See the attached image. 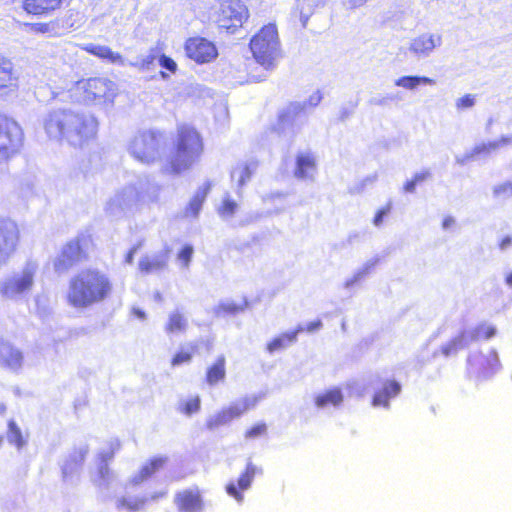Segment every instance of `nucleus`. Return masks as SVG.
<instances>
[{"label":"nucleus","mask_w":512,"mask_h":512,"mask_svg":"<svg viewBox=\"0 0 512 512\" xmlns=\"http://www.w3.org/2000/svg\"><path fill=\"white\" fill-rule=\"evenodd\" d=\"M205 151V142L200 131L193 125L181 123L176 128L172 148L165 157L162 172L180 175L200 161Z\"/></svg>","instance_id":"1"},{"label":"nucleus","mask_w":512,"mask_h":512,"mask_svg":"<svg viewBox=\"0 0 512 512\" xmlns=\"http://www.w3.org/2000/svg\"><path fill=\"white\" fill-rule=\"evenodd\" d=\"M112 289V282L105 272L87 267L70 278L66 301L74 308H87L105 301Z\"/></svg>","instance_id":"2"},{"label":"nucleus","mask_w":512,"mask_h":512,"mask_svg":"<svg viewBox=\"0 0 512 512\" xmlns=\"http://www.w3.org/2000/svg\"><path fill=\"white\" fill-rule=\"evenodd\" d=\"M96 126L93 118L67 110L51 112L44 122L45 131L50 138L62 139L74 135L80 143L95 136Z\"/></svg>","instance_id":"3"},{"label":"nucleus","mask_w":512,"mask_h":512,"mask_svg":"<svg viewBox=\"0 0 512 512\" xmlns=\"http://www.w3.org/2000/svg\"><path fill=\"white\" fill-rule=\"evenodd\" d=\"M95 247L94 236L82 232L68 240L53 261L57 273H65L80 262L88 259V251Z\"/></svg>","instance_id":"4"},{"label":"nucleus","mask_w":512,"mask_h":512,"mask_svg":"<svg viewBox=\"0 0 512 512\" xmlns=\"http://www.w3.org/2000/svg\"><path fill=\"white\" fill-rule=\"evenodd\" d=\"M249 45L256 62L266 69L272 68L280 55L276 26L274 24L264 25L252 37Z\"/></svg>","instance_id":"5"},{"label":"nucleus","mask_w":512,"mask_h":512,"mask_svg":"<svg viewBox=\"0 0 512 512\" xmlns=\"http://www.w3.org/2000/svg\"><path fill=\"white\" fill-rule=\"evenodd\" d=\"M24 131L12 117L0 114V161L7 162L17 156L24 146Z\"/></svg>","instance_id":"6"},{"label":"nucleus","mask_w":512,"mask_h":512,"mask_svg":"<svg viewBox=\"0 0 512 512\" xmlns=\"http://www.w3.org/2000/svg\"><path fill=\"white\" fill-rule=\"evenodd\" d=\"M78 88L82 90V99L87 104H111L116 96V85L107 78L93 77L79 81Z\"/></svg>","instance_id":"7"},{"label":"nucleus","mask_w":512,"mask_h":512,"mask_svg":"<svg viewBox=\"0 0 512 512\" xmlns=\"http://www.w3.org/2000/svg\"><path fill=\"white\" fill-rule=\"evenodd\" d=\"M164 135L158 130H146L137 134L130 144L132 156L142 163L156 160L162 146Z\"/></svg>","instance_id":"8"},{"label":"nucleus","mask_w":512,"mask_h":512,"mask_svg":"<svg viewBox=\"0 0 512 512\" xmlns=\"http://www.w3.org/2000/svg\"><path fill=\"white\" fill-rule=\"evenodd\" d=\"M248 17V7L242 0H220L215 13V22L219 28L234 32L243 25Z\"/></svg>","instance_id":"9"},{"label":"nucleus","mask_w":512,"mask_h":512,"mask_svg":"<svg viewBox=\"0 0 512 512\" xmlns=\"http://www.w3.org/2000/svg\"><path fill=\"white\" fill-rule=\"evenodd\" d=\"M259 400L260 397L257 395L243 397L239 401L232 403L228 407L219 410L214 415L207 418L205 427L210 431L217 430L218 428L229 424L232 420L241 417L246 412L254 409Z\"/></svg>","instance_id":"10"},{"label":"nucleus","mask_w":512,"mask_h":512,"mask_svg":"<svg viewBox=\"0 0 512 512\" xmlns=\"http://www.w3.org/2000/svg\"><path fill=\"white\" fill-rule=\"evenodd\" d=\"M20 241V229L16 222L0 218V266L15 253Z\"/></svg>","instance_id":"11"},{"label":"nucleus","mask_w":512,"mask_h":512,"mask_svg":"<svg viewBox=\"0 0 512 512\" xmlns=\"http://www.w3.org/2000/svg\"><path fill=\"white\" fill-rule=\"evenodd\" d=\"M184 50L186 56L198 64L211 62L218 55L215 44L200 36L188 38Z\"/></svg>","instance_id":"12"},{"label":"nucleus","mask_w":512,"mask_h":512,"mask_svg":"<svg viewBox=\"0 0 512 512\" xmlns=\"http://www.w3.org/2000/svg\"><path fill=\"white\" fill-rule=\"evenodd\" d=\"M467 363L477 377L483 380L490 378L500 369V361L495 351L469 355Z\"/></svg>","instance_id":"13"},{"label":"nucleus","mask_w":512,"mask_h":512,"mask_svg":"<svg viewBox=\"0 0 512 512\" xmlns=\"http://www.w3.org/2000/svg\"><path fill=\"white\" fill-rule=\"evenodd\" d=\"M261 472L251 461L246 463L244 470L237 478V482H229L226 487V493L238 502L243 501V492L251 487L254 477Z\"/></svg>","instance_id":"14"},{"label":"nucleus","mask_w":512,"mask_h":512,"mask_svg":"<svg viewBox=\"0 0 512 512\" xmlns=\"http://www.w3.org/2000/svg\"><path fill=\"white\" fill-rule=\"evenodd\" d=\"M67 0H21V9L29 16L49 17L60 10Z\"/></svg>","instance_id":"15"},{"label":"nucleus","mask_w":512,"mask_h":512,"mask_svg":"<svg viewBox=\"0 0 512 512\" xmlns=\"http://www.w3.org/2000/svg\"><path fill=\"white\" fill-rule=\"evenodd\" d=\"M171 248L165 247L155 255H145L138 262V270L142 275L160 273L169 266Z\"/></svg>","instance_id":"16"},{"label":"nucleus","mask_w":512,"mask_h":512,"mask_svg":"<svg viewBox=\"0 0 512 512\" xmlns=\"http://www.w3.org/2000/svg\"><path fill=\"white\" fill-rule=\"evenodd\" d=\"M174 502L179 512H201L204 508L202 494L197 487L177 492Z\"/></svg>","instance_id":"17"},{"label":"nucleus","mask_w":512,"mask_h":512,"mask_svg":"<svg viewBox=\"0 0 512 512\" xmlns=\"http://www.w3.org/2000/svg\"><path fill=\"white\" fill-rule=\"evenodd\" d=\"M18 90V78L10 60L0 56V97L9 96Z\"/></svg>","instance_id":"18"},{"label":"nucleus","mask_w":512,"mask_h":512,"mask_svg":"<svg viewBox=\"0 0 512 512\" xmlns=\"http://www.w3.org/2000/svg\"><path fill=\"white\" fill-rule=\"evenodd\" d=\"M33 285V272L25 270L21 276L6 280L1 286V294L12 297L29 290Z\"/></svg>","instance_id":"19"},{"label":"nucleus","mask_w":512,"mask_h":512,"mask_svg":"<svg viewBox=\"0 0 512 512\" xmlns=\"http://www.w3.org/2000/svg\"><path fill=\"white\" fill-rule=\"evenodd\" d=\"M512 142V138L509 136H502L497 140L489 141L486 143H480L474 146L468 153L465 154L464 158L468 161L485 158L497 151L499 148L506 146Z\"/></svg>","instance_id":"20"},{"label":"nucleus","mask_w":512,"mask_h":512,"mask_svg":"<svg viewBox=\"0 0 512 512\" xmlns=\"http://www.w3.org/2000/svg\"><path fill=\"white\" fill-rule=\"evenodd\" d=\"M168 461L166 456H155L148 459L138 470L137 474L131 479V483L138 485L164 468Z\"/></svg>","instance_id":"21"},{"label":"nucleus","mask_w":512,"mask_h":512,"mask_svg":"<svg viewBox=\"0 0 512 512\" xmlns=\"http://www.w3.org/2000/svg\"><path fill=\"white\" fill-rule=\"evenodd\" d=\"M22 352L9 343L0 344V366L10 370H18L23 364Z\"/></svg>","instance_id":"22"},{"label":"nucleus","mask_w":512,"mask_h":512,"mask_svg":"<svg viewBox=\"0 0 512 512\" xmlns=\"http://www.w3.org/2000/svg\"><path fill=\"white\" fill-rule=\"evenodd\" d=\"M317 168V160L311 152H300L295 158L294 176L298 179L310 178Z\"/></svg>","instance_id":"23"},{"label":"nucleus","mask_w":512,"mask_h":512,"mask_svg":"<svg viewBox=\"0 0 512 512\" xmlns=\"http://www.w3.org/2000/svg\"><path fill=\"white\" fill-rule=\"evenodd\" d=\"M440 43L441 37L439 35L424 33L411 41L409 49L416 55H427Z\"/></svg>","instance_id":"24"},{"label":"nucleus","mask_w":512,"mask_h":512,"mask_svg":"<svg viewBox=\"0 0 512 512\" xmlns=\"http://www.w3.org/2000/svg\"><path fill=\"white\" fill-rule=\"evenodd\" d=\"M401 391L400 384L395 380H388L383 387L378 389L372 398V405L375 407H388L391 398L396 397Z\"/></svg>","instance_id":"25"},{"label":"nucleus","mask_w":512,"mask_h":512,"mask_svg":"<svg viewBox=\"0 0 512 512\" xmlns=\"http://www.w3.org/2000/svg\"><path fill=\"white\" fill-rule=\"evenodd\" d=\"M188 327L189 321L186 314L183 311L176 309L169 313L164 324V331L168 335H176L185 333Z\"/></svg>","instance_id":"26"},{"label":"nucleus","mask_w":512,"mask_h":512,"mask_svg":"<svg viewBox=\"0 0 512 512\" xmlns=\"http://www.w3.org/2000/svg\"><path fill=\"white\" fill-rule=\"evenodd\" d=\"M82 50L86 53L93 55L101 60L108 61L112 64H123L124 59L123 56L118 53L114 52L109 48L108 46L103 45H96V44H86L82 47Z\"/></svg>","instance_id":"27"},{"label":"nucleus","mask_w":512,"mask_h":512,"mask_svg":"<svg viewBox=\"0 0 512 512\" xmlns=\"http://www.w3.org/2000/svg\"><path fill=\"white\" fill-rule=\"evenodd\" d=\"M226 378V357L219 355L215 361L207 367L205 381L210 386L223 382Z\"/></svg>","instance_id":"28"},{"label":"nucleus","mask_w":512,"mask_h":512,"mask_svg":"<svg viewBox=\"0 0 512 512\" xmlns=\"http://www.w3.org/2000/svg\"><path fill=\"white\" fill-rule=\"evenodd\" d=\"M344 400L343 393L340 388L334 387L315 396L314 404L317 408H325L327 406L337 407Z\"/></svg>","instance_id":"29"},{"label":"nucleus","mask_w":512,"mask_h":512,"mask_svg":"<svg viewBox=\"0 0 512 512\" xmlns=\"http://www.w3.org/2000/svg\"><path fill=\"white\" fill-rule=\"evenodd\" d=\"M211 189L210 183H205L202 187H200L193 197L190 199L189 203L186 206L185 213L191 217H197L203 203L206 200L207 195L209 194Z\"/></svg>","instance_id":"30"},{"label":"nucleus","mask_w":512,"mask_h":512,"mask_svg":"<svg viewBox=\"0 0 512 512\" xmlns=\"http://www.w3.org/2000/svg\"><path fill=\"white\" fill-rule=\"evenodd\" d=\"M198 352V345L196 343H188L180 347V349L171 357L170 364L172 367H177L182 364L190 363Z\"/></svg>","instance_id":"31"},{"label":"nucleus","mask_w":512,"mask_h":512,"mask_svg":"<svg viewBox=\"0 0 512 512\" xmlns=\"http://www.w3.org/2000/svg\"><path fill=\"white\" fill-rule=\"evenodd\" d=\"M469 345L467 332L463 331L459 333L457 336L453 337L446 344L441 346L440 352L445 357H449L457 354L459 351L463 350Z\"/></svg>","instance_id":"32"},{"label":"nucleus","mask_w":512,"mask_h":512,"mask_svg":"<svg viewBox=\"0 0 512 512\" xmlns=\"http://www.w3.org/2000/svg\"><path fill=\"white\" fill-rule=\"evenodd\" d=\"M301 329H296L293 331H289L286 333H282L279 336L273 338L270 342L267 343L266 349L269 353H274L276 351L282 350L294 343L297 339L298 332Z\"/></svg>","instance_id":"33"},{"label":"nucleus","mask_w":512,"mask_h":512,"mask_svg":"<svg viewBox=\"0 0 512 512\" xmlns=\"http://www.w3.org/2000/svg\"><path fill=\"white\" fill-rule=\"evenodd\" d=\"M497 333L496 328L493 325L487 323H480L474 327L470 332H467L468 342L489 340L493 338Z\"/></svg>","instance_id":"34"},{"label":"nucleus","mask_w":512,"mask_h":512,"mask_svg":"<svg viewBox=\"0 0 512 512\" xmlns=\"http://www.w3.org/2000/svg\"><path fill=\"white\" fill-rule=\"evenodd\" d=\"M434 83L433 79L426 76H402L396 80L395 85L412 90L420 84L433 85Z\"/></svg>","instance_id":"35"},{"label":"nucleus","mask_w":512,"mask_h":512,"mask_svg":"<svg viewBox=\"0 0 512 512\" xmlns=\"http://www.w3.org/2000/svg\"><path fill=\"white\" fill-rule=\"evenodd\" d=\"M303 111V106L300 104H290L286 109L282 110L278 114V125L280 128H284L287 124L292 121Z\"/></svg>","instance_id":"36"},{"label":"nucleus","mask_w":512,"mask_h":512,"mask_svg":"<svg viewBox=\"0 0 512 512\" xmlns=\"http://www.w3.org/2000/svg\"><path fill=\"white\" fill-rule=\"evenodd\" d=\"M147 503L146 497L128 498L121 497L117 501V508L128 510L130 512H136L142 509Z\"/></svg>","instance_id":"37"},{"label":"nucleus","mask_w":512,"mask_h":512,"mask_svg":"<svg viewBox=\"0 0 512 512\" xmlns=\"http://www.w3.org/2000/svg\"><path fill=\"white\" fill-rule=\"evenodd\" d=\"M7 436L9 442L13 444L17 449H22L26 445V440L22 435L21 429L13 420L8 422Z\"/></svg>","instance_id":"38"},{"label":"nucleus","mask_w":512,"mask_h":512,"mask_svg":"<svg viewBox=\"0 0 512 512\" xmlns=\"http://www.w3.org/2000/svg\"><path fill=\"white\" fill-rule=\"evenodd\" d=\"M201 408V399L199 396L188 398L178 405V411L184 415L190 416L197 413Z\"/></svg>","instance_id":"39"},{"label":"nucleus","mask_w":512,"mask_h":512,"mask_svg":"<svg viewBox=\"0 0 512 512\" xmlns=\"http://www.w3.org/2000/svg\"><path fill=\"white\" fill-rule=\"evenodd\" d=\"M55 26V21L35 22L26 24L28 31L35 35L51 34L55 30Z\"/></svg>","instance_id":"40"},{"label":"nucleus","mask_w":512,"mask_h":512,"mask_svg":"<svg viewBox=\"0 0 512 512\" xmlns=\"http://www.w3.org/2000/svg\"><path fill=\"white\" fill-rule=\"evenodd\" d=\"M267 429V424L265 422H258L244 432V438L246 440L261 438L266 435Z\"/></svg>","instance_id":"41"},{"label":"nucleus","mask_w":512,"mask_h":512,"mask_svg":"<svg viewBox=\"0 0 512 512\" xmlns=\"http://www.w3.org/2000/svg\"><path fill=\"white\" fill-rule=\"evenodd\" d=\"M238 204L231 198H224L217 212L221 217H229L236 213Z\"/></svg>","instance_id":"42"},{"label":"nucleus","mask_w":512,"mask_h":512,"mask_svg":"<svg viewBox=\"0 0 512 512\" xmlns=\"http://www.w3.org/2000/svg\"><path fill=\"white\" fill-rule=\"evenodd\" d=\"M194 249L191 245H184L177 253V259L184 268H188L192 260Z\"/></svg>","instance_id":"43"},{"label":"nucleus","mask_w":512,"mask_h":512,"mask_svg":"<svg viewBox=\"0 0 512 512\" xmlns=\"http://www.w3.org/2000/svg\"><path fill=\"white\" fill-rule=\"evenodd\" d=\"M145 241L139 240L137 241L126 253L125 262L128 264H132L134 261V256L144 248Z\"/></svg>","instance_id":"44"},{"label":"nucleus","mask_w":512,"mask_h":512,"mask_svg":"<svg viewBox=\"0 0 512 512\" xmlns=\"http://www.w3.org/2000/svg\"><path fill=\"white\" fill-rule=\"evenodd\" d=\"M391 210H392V203L391 202L386 203L385 206L380 208L376 212V214H375V216L373 218L374 225H376V226L381 225L382 222H383L384 217L387 216L391 212Z\"/></svg>","instance_id":"45"},{"label":"nucleus","mask_w":512,"mask_h":512,"mask_svg":"<svg viewBox=\"0 0 512 512\" xmlns=\"http://www.w3.org/2000/svg\"><path fill=\"white\" fill-rule=\"evenodd\" d=\"M493 193L497 197L512 196V183L506 182L494 187Z\"/></svg>","instance_id":"46"},{"label":"nucleus","mask_w":512,"mask_h":512,"mask_svg":"<svg viewBox=\"0 0 512 512\" xmlns=\"http://www.w3.org/2000/svg\"><path fill=\"white\" fill-rule=\"evenodd\" d=\"M474 103H475L474 96L471 94H466L457 100L456 107L459 110H463V109L472 107L474 105Z\"/></svg>","instance_id":"47"},{"label":"nucleus","mask_w":512,"mask_h":512,"mask_svg":"<svg viewBox=\"0 0 512 512\" xmlns=\"http://www.w3.org/2000/svg\"><path fill=\"white\" fill-rule=\"evenodd\" d=\"M159 64L167 69L168 71H170L171 73H175L176 70H177V64L176 62L170 58L169 56H166L164 54H162L159 58Z\"/></svg>","instance_id":"48"},{"label":"nucleus","mask_w":512,"mask_h":512,"mask_svg":"<svg viewBox=\"0 0 512 512\" xmlns=\"http://www.w3.org/2000/svg\"><path fill=\"white\" fill-rule=\"evenodd\" d=\"M429 177H430V172L429 171H422V172L416 173L412 177V179L414 180V182L419 184V183H422L425 180H427Z\"/></svg>","instance_id":"49"},{"label":"nucleus","mask_w":512,"mask_h":512,"mask_svg":"<svg viewBox=\"0 0 512 512\" xmlns=\"http://www.w3.org/2000/svg\"><path fill=\"white\" fill-rule=\"evenodd\" d=\"M417 186V183L414 182V180L411 178L410 180H407L403 185V191L407 193H412L415 191Z\"/></svg>","instance_id":"50"},{"label":"nucleus","mask_w":512,"mask_h":512,"mask_svg":"<svg viewBox=\"0 0 512 512\" xmlns=\"http://www.w3.org/2000/svg\"><path fill=\"white\" fill-rule=\"evenodd\" d=\"M156 57L155 55H148L147 57H145L144 59H142L141 61V66L142 67H148L150 65H152L155 61Z\"/></svg>","instance_id":"51"},{"label":"nucleus","mask_w":512,"mask_h":512,"mask_svg":"<svg viewBox=\"0 0 512 512\" xmlns=\"http://www.w3.org/2000/svg\"><path fill=\"white\" fill-rule=\"evenodd\" d=\"M166 495H167V492L160 491V492H155V493L151 494L150 497H148L146 499H147V501L148 500L156 501V500H159L161 498H164Z\"/></svg>","instance_id":"52"},{"label":"nucleus","mask_w":512,"mask_h":512,"mask_svg":"<svg viewBox=\"0 0 512 512\" xmlns=\"http://www.w3.org/2000/svg\"><path fill=\"white\" fill-rule=\"evenodd\" d=\"M250 174L251 173H250L249 168L245 167V169L243 170V174L241 176V179L239 181L241 185L244 184L245 180L250 177Z\"/></svg>","instance_id":"53"},{"label":"nucleus","mask_w":512,"mask_h":512,"mask_svg":"<svg viewBox=\"0 0 512 512\" xmlns=\"http://www.w3.org/2000/svg\"><path fill=\"white\" fill-rule=\"evenodd\" d=\"M454 222H455V221H454V219H453L452 217L448 216V217H446V218L443 220V222H442V226H443L444 228H448V227L452 226V225L454 224Z\"/></svg>","instance_id":"54"},{"label":"nucleus","mask_w":512,"mask_h":512,"mask_svg":"<svg viewBox=\"0 0 512 512\" xmlns=\"http://www.w3.org/2000/svg\"><path fill=\"white\" fill-rule=\"evenodd\" d=\"M505 281L509 286H512V271L506 275Z\"/></svg>","instance_id":"55"},{"label":"nucleus","mask_w":512,"mask_h":512,"mask_svg":"<svg viewBox=\"0 0 512 512\" xmlns=\"http://www.w3.org/2000/svg\"><path fill=\"white\" fill-rule=\"evenodd\" d=\"M510 243V239L509 238H505L503 241H502V247L509 244Z\"/></svg>","instance_id":"56"},{"label":"nucleus","mask_w":512,"mask_h":512,"mask_svg":"<svg viewBox=\"0 0 512 512\" xmlns=\"http://www.w3.org/2000/svg\"><path fill=\"white\" fill-rule=\"evenodd\" d=\"M3 442H4V437L0 436V447L2 446Z\"/></svg>","instance_id":"57"}]
</instances>
